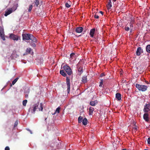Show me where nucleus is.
I'll use <instances>...</instances> for the list:
<instances>
[{
	"mask_svg": "<svg viewBox=\"0 0 150 150\" xmlns=\"http://www.w3.org/2000/svg\"><path fill=\"white\" fill-rule=\"evenodd\" d=\"M39 103L38 102L36 103L33 105L32 107L33 109L31 110V112L34 114L35 111L38 109V111H42L43 109V105L42 103H40L39 106Z\"/></svg>",
	"mask_w": 150,
	"mask_h": 150,
	"instance_id": "obj_1",
	"label": "nucleus"
},
{
	"mask_svg": "<svg viewBox=\"0 0 150 150\" xmlns=\"http://www.w3.org/2000/svg\"><path fill=\"white\" fill-rule=\"evenodd\" d=\"M136 87L139 91H146L147 88L146 86L144 85H141L139 84H136Z\"/></svg>",
	"mask_w": 150,
	"mask_h": 150,
	"instance_id": "obj_2",
	"label": "nucleus"
},
{
	"mask_svg": "<svg viewBox=\"0 0 150 150\" xmlns=\"http://www.w3.org/2000/svg\"><path fill=\"white\" fill-rule=\"evenodd\" d=\"M32 35L33 34L30 33L23 34L22 35L23 40H30Z\"/></svg>",
	"mask_w": 150,
	"mask_h": 150,
	"instance_id": "obj_3",
	"label": "nucleus"
},
{
	"mask_svg": "<svg viewBox=\"0 0 150 150\" xmlns=\"http://www.w3.org/2000/svg\"><path fill=\"white\" fill-rule=\"evenodd\" d=\"M134 21L132 20V22H130L129 24H127L125 28V29L126 31H128L131 28H132L133 27Z\"/></svg>",
	"mask_w": 150,
	"mask_h": 150,
	"instance_id": "obj_4",
	"label": "nucleus"
},
{
	"mask_svg": "<svg viewBox=\"0 0 150 150\" xmlns=\"http://www.w3.org/2000/svg\"><path fill=\"white\" fill-rule=\"evenodd\" d=\"M9 37L10 38L14 40L18 41L19 40H20V36L13 33L10 34Z\"/></svg>",
	"mask_w": 150,
	"mask_h": 150,
	"instance_id": "obj_5",
	"label": "nucleus"
},
{
	"mask_svg": "<svg viewBox=\"0 0 150 150\" xmlns=\"http://www.w3.org/2000/svg\"><path fill=\"white\" fill-rule=\"evenodd\" d=\"M150 103H146L144 106L143 111L144 113H148L150 111Z\"/></svg>",
	"mask_w": 150,
	"mask_h": 150,
	"instance_id": "obj_6",
	"label": "nucleus"
},
{
	"mask_svg": "<svg viewBox=\"0 0 150 150\" xmlns=\"http://www.w3.org/2000/svg\"><path fill=\"white\" fill-rule=\"evenodd\" d=\"M63 68L69 75L72 74V71L69 66H63Z\"/></svg>",
	"mask_w": 150,
	"mask_h": 150,
	"instance_id": "obj_7",
	"label": "nucleus"
},
{
	"mask_svg": "<svg viewBox=\"0 0 150 150\" xmlns=\"http://www.w3.org/2000/svg\"><path fill=\"white\" fill-rule=\"evenodd\" d=\"M0 36L3 40H5L4 29L2 27L0 26Z\"/></svg>",
	"mask_w": 150,
	"mask_h": 150,
	"instance_id": "obj_8",
	"label": "nucleus"
},
{
	"mask_svg": "<svg viewBox=\"0 0 150 150\" xmlns=\"http://www.w3.org/2000/svg\"><path fill=\"white\" fill-rule=\"evenodd\" d=\"M70 80L68 77H66V83L67 86V91L68 93H69L70 89Z\"/></svg>",
	"mask_w": 150,
	"mask_h": 150,
	"instance_id": "obj_9",
	"label": "nucleus"
},
{
	"mask_svg": "<svg viewBox=\"0 0 150 150\" xmlns=\"http://www.w3.org/2000/svg\"><path fill=\"white\" fill-rule=\"evenodd\" d=\"M76 58V56L75 55L74 53H71L70 54V57L69 58V60L70 61H74Z\"/></svg>",
	"mask_w": 150,
	"mask_h": 150,
	"instance_id": "obj_10",
	"label": "nucleus"
},
{
	"mask_svg": "<svg viewBox=\"0 0 150 150\" xmlns=\"http://www.w3.org/2000/svg\"><path fill=\"white\" fill-rule=\"evenodd\" d=\"M149 113H146L144 114L143 118L146 122H148L149 121Z\"/></svg>",
	"mask_w": 150,
	"mask_h": 150,
	"instance_id": "obj_11",
	"label": "nucleus"
},
{
	"mask_svg": "<svg viewBox=\"0 0 150 150\" xmlns=\"http://www.w3.org/2000/svg\"><path fill=\"white\" fill-rule=\"evenodd\" d=\"M143 52V51L142 48L140 47H138L136 52V55L138 56H139L140 55L141 53Z\"/></svg>",
	"mask_w": 150,
	"mask_h": 150,
	"instance_id": "obj_12",
	"label": "nucleus"
},
{
	"mask_svg": "<svg viewBox=\"0 0 150 150\" xmlns=\"http://www.w3.org/2000/svg\"><path fill=\"white\" fill-rule=\"evenodd\" d=\"M12 12V8H10L7 9L5 12L4 16H7L8 15L11 13Z\"/></svg>",
	"mask_w": 150,
	"mask_h": 150,
	"instance_id": "obj_13",
	"label": "nucleus"
},
{
	"mask_svg": "<svg viewBox=\"0 0 150 150\" xmlns=\"http://www.w3.org/2000/svg\"><path fill=\"white\" fill-rule=\"evenodd\" d=\"M96 30L95 28H93L91 30L90 32V37L91 38H93L94 37V34L95 33Z\"/></svg>",
	"mask_w": 150,
	"mask_h": 150,
	"instance_id": "obj_14",
	"label": "nucleus"
},
{
	"mask_svg": "<svg viewBox=\"0 0 150 150\" xmlns=\"http://www.w3.org/2000/svg\"><path fill=\"white\" fill-rule=\"evenodd\" d=\"M83 30V28L82 27H77L76 29V31L77 33H81Z\"/></svg>",
	"mask_w": 150,
	"mask_h": 150,
	"instance_id": "obj_15",
	"label": "nucleus"
},
{
	"mask_svg": "<svg viewBox=\"0 0 150 150\" xmlns=\"http://www.w3.org/2000/svg\"><path fill=\"white\" fill-rule=\"evenodd\" d=\"M116 98L118 101L120 100L121 98V95L120 93H118L115 94Z\"/></svg>",
	"mask_w": 150,
	"mask_h": 150,
	"instance_id": "obj_16",
	"label": "nucleus"
},
{
	"mask_svg": "<svg viewBox=\"0 0 150 150\" xmlns=\"http://www.w3.org/2000/svg\"><path fill=\"white\" fill-rule=\"evenodd\" d=\"M31 51L32 50L31 48L29 47L27 48L26 50V51L25 53L23 55H25L30 54Z\"/></svg>",
	"mask_w": 150,
	"mask_h": 150,
	"instance_id": "obj_17",
	"label": "nucleus"
},
{
	"mask_svg": "<svg viewBox=\"0 0 150 150\" xmlns=\"http://www.w3.org/2000/svg\"><path fill=\"white\" fill-rule=\"evenodd\" d=\"M132 68L134 70L137 71V72L141 71L140 66H133Z\"/></svg>",
	"mask_w": 150,
	"mask_h": 150,
	"instance_id": "obj_18",
	"label": "nucleus"
},
{
	"mask_svg": "<svg viewBox=\"0 0 150 150\" xmlns=\"http://www.w3.org/2000/svg\"><path fill=\"white\" fill-rule=\"evenodd\" d=\"M149 57V56H148V55H147L144 58V59H145V60H144V62H145V65H147V63H149V59L148 57ZM143 60H144V59Z\"/></svg>",
	"mask_w": 150,
	"mask_h": 150,
	"instance_id": "obj_19",
	"label": "nucleus"
},
{
	"mask_svg": "<svg viewBox=\"0 0 150 150\" xmlns=\"http://www.w3.org/2000/svg\"><path fill=\"white\" fill-rule=\"evenodd\" d=\"M94 110V108H93L92 107H90L89 108V115H92Z\"/></svg>",
	"mask_w": 150,
	"mask_h": 150,
	"instance_id": "obj_20",
	"label": "nucleus"
},
{
	"mask_svg": "<svg viewBox=\"0 0 150 150\" xmlns=\"http://www.w3.org/2000/svg\"><path fill=\"white\" fill-rule=\"evenodd\" d=\"M83 68L82 66H79L78 68V71L79 72V74L81 75L83 72Z\"/></svg>",
	"mask_w": 150,
	"mask_h": 150,
	"instance_id": "obj_21",
	"label": "nucleus"
},
{
	"mask_svg": "<svg viewBox=\"0 0 150 150\" xmlns=\"http://www.w3.org/2000/svg\"><path fill=\"white\" fill-rule=\"evenodd\" d=\"M30 40H31L32 41V42L35 43H37V40L33 35H32V36L31 37Z\"/></svg>",
	"mask_w": 150,
	"mask_h": 150,
	"instance_id": "obj_22",
	"label": "nucleus"
},
{
	"mask_svg": "<svg viewBox=\"0 0 150 150\" xmlns=\"http://www.w3.org/2000/svg\"><path fill=\"white\" fill-rule=\"evenodd\" d=\"M111 0H109V2L108 3V4L107 5V8L108 10L110 9L112 7V5H111Z\"/></svg>",
	"mask_w": 150,
	"mask_h": 150,
	"instance_id": "obj_23",
	"label": "nucleus"
},
{
	"mask_svg": "<svg viewBox=\"0 0 150 150\" xmlns=\"http://www.w3.org/2000/svg\"><path fill=\"white\" fill-rule=\"evenodd\" d=\"M98 102L97 100H95L93 101H91L90 103V105L92 106H95Z\"/></svg>",
	"mask_w": 150,
	"mask_h": 150,
	"instance_id": "obj_24",
	"label": "nucleus"
},
{
	"mask_svg": "<svg viewBox=\"0 0 150 150\" xmlns=\"http://www.w3.org/2000/svg\"><path fill=\"white\" fill-rule=\"evenodd\" d=\"M87 120L86 118H84L82 121L83 124L84 125H86L87 124Z\"/></svg>",
	"mask_w": 150,
	"mask_h": 150,
	"instance_id": "obj_25",
	"label": "nucleus"
},
{
	"mask_svg": "<svg viewBox=\"0 0 150 150\" xmlns=\"http://www.w3.org/2000/svg\"><path fill=\"white\" fill-rule=\"evenodd\" d=\"M146 50L148 53H150V45H147L146 47Z\"/></svg>",
	"mask_w": 150,
	"mask_h": 150,
	"instance_id": "obj_26",
	"label": "nucleus"
},
{
	"mask_svg": "<svg viewBox=\"0 0 150 150\" xmlns=\"http://www.w3.org/2000/svg\"><path fill=\"white\" fill-rule=\"evenodd\" d=\"M81 81L83 83H85L87 81V79L86 76H83L82 78Z\"/></svg>",
	"mask_w": 150,
	"mask_h": 150,
	"instance_id": "obj_27",
	"label": "nucleus"
},
{
	"mask_svg": "<svg viewBox=\"0 0 150 150\" xmlns=\"http://www.w3.org/2000/svg\"><path fill=\"white\" fill-rule=\"evenodd\" d=\"M19 78L17 77L15 79L12 81V84H11V86H12V85H14L16 83L18 79Z\"/></svg>",
	"mask_w": 150,
	"mask_h": 150,
	"instance_id": "obj_28",
	"label": "nucleus"
},
{
	"mask_svg": "<svg viewBox=\"0 0 150 150\" xmlns=\"http://www.w3.org/2000/svg\"><path fill=\"white\" fill-rule=\"evenodd\" d=\"M60 74L63 76H65L67 75L65 73L63 70H61L60 71Z\"/></svg>",
	"mask_w": 150,
	"mask_h": 150,
	"instance_id": "obj_29",
	"label": "nucleus"
},
{
	"mask_svg": "<svg viewBox=\"0 0 150 150\" xmlns=\"http://www.w3.org/2000/svg\"><path fill=\"white\" fill-rule=\"evenodd\" d=\"M61 108L60 107H58L56 109L55 112L54 113V114H55L57 113H59L60 111V109Z\"/></svg>",
	"mask_w": 150,
	"mask_h": 150,
	"instance_id": "obj_30",
	"label": "nucleus"
},
{
	"mask_svg": "<svg viewBox=\"0 0 150 150\" xmlns=\"http://www.w3.org/2000/svg\"><path fill=\"white\" fill-rule=\"evenodd\" d=\"M83 119V117L81 116H80L78 118V121L79 123H80L82 122V121Z\"/></svg>",
	"mask_w": 150,
	"mask_h": 150,
	"instance_id": "obj_31",
	"label": "nucleus"
},
{
	"mask_svg": "<svg viewBox=\"0 0 150 150\" xmlns=\"http://www.w3.org/2000/svg\"><path fill=\"white\" fill-rule=\"evenodd\" d=\"M34 3L35 4V5L37 7L38 6V5L39 4L40 1L38 0H35L34 1Z\"/></svg>",
	"mask_w": 150,
	"mask_h": 150,
	"instance_id": "obj_32",
	"label": "nucleus"
},
{
	"mask_svg": "<svg viewBox=\"0 0 150 150\" xmlns=\"http://www.w3.org/2000/svg\"><path fill=\"white\" fill-rule=\"evenodd\" d=\"M30 45L34 48L36 47V45L35 43L33 42H31L30 43Z\"/></svg>",
	"mask_w": 150,
	"mask_h": 150,
	"instance_id": "obj_33",
	"label": "nucleus"
},
{
	"mask_svg": "<svg viewBox=\"0 0 150 150\" xmlns=\"http://www.w3.org/2000/svg\"><path fill=\"white\" fill-rule=\"evenodd\" d=\"M29 89H28V92H25V97L26 98H28V94L29 93Z\"/></svg>",
	"mask_w": 150,
	"mask_h": 150,
	"instance_id": "obj_34",
	"label": "nucleus"
},
{
	"mask_svg": "<svg viewBox=\"0 0 150 150\" xmlns=\"http://www.w3.org/2000/svg\"><path fill=\"white\" fill-rule=\"evenodd\" d=\"M134 126H135V127H134L133 128L132 130L133 131H134L135 132H136V131L137 130V127L136 125L135 124L134 125Z\"/></svg>",
	"mask_w": 150,
	"mask_h": 150,
	"instance_id": "obj_35",
	"label": "nucleus"
},
{
	"mask_svg": "<svg viewBox=\"0 0 150 150\" xmlns=\"http://www.w3.org/2000/svg\"><path fill=\"white\" fill-rule=\"evenodd\" d=\"M27 102V100H25L23 101V105L24 106H25L26 103Z\"/></svg>",
	"mask_w": 150,
	"mask_h": 150,
	"instance_id": "obj_36",
	"label": "nucleus"
},
{
	"mask_svg": "<svg viewBox=\"0 0 150 150\" xmlns=\"http://www.w3.org/2000/svg\"><path fill=\"white\" fill-rule=\"evenodd\" d=\"M103 79H101L100 80V85H99V86L100 87H102L103 84Z\"/></svg>",
	"mask_w": 150,
	"mask_h": 150,
	"instance_id": "obj_37",
	"label": "nucleus"
},
{
	"mask_svg": "<svg viewBox=\"0 0 150 150\" xmlns=\"http://www.w3.org/2000/svg\"><path fill=\"white\" fill-rule=\"evenodd\" d=\"M33 8V5H30L29 6V8L28 11L30 12L31 10Z\"/></svg>",
	"mask_w": 150,
	"mask_h": 150,
	"instance_id": "obj_38",
	"label": "nucleus"
},
{
	"mask_svg": "<svg viewBox=\"0 0 150 150\" xmlns=\"http://www.w3.org/2000/svg\"><path fill=\"white\" fill-rule=\"evenodd\" d=\"M94 17L96 19H98L99 18V16H98L97 13H96L94 15Z\"/></svg>",
	"mask_w": 150,
	"mask_h": 150,
	"instance_id": "obj_39",
	"label": "nucleus"
},
{
	"mask_svg": "<svg viewBox=\"0 0 150 150\" xmlns=\"http://www.w3.org/2000/svg\"><path fill=\"white\" fill-rule=\"evenodd\" d=\"M17 55L16 53H13L11 54V56H12V57H17Z\"/></svg>",
	"mask_w": 150,
	"mask_h": 150,
	"instance_id": "obj_40",
	"label": "nucleus"
},
{
	"mask_svg": "<svg viewBox=\"0 0 150 150\" xmlns=\"http://www.w3.org/2000/svg\"><path fill=\"white\" fill-rule=\"evenodd\" d=\"M18 124V121L17 120L16 121L15 123H14V127H16L17 126V125Z\"/></svg>",
	"mask_w": 150,
	"mask_h": 150,
	"instance_id": "obj_41",
	"label": "nucleus"
},
{
	"mask_svg": "<svg viewBox=\"0 0 150 150\" xmlns=\"http://www.w3.org/2000/svg\"><path fill=\"white\" fill-rule=\"evenodd\" d=\"M65 6L67 8H69L70 7V5L68 3H66L65 4Z\"/></svg>",
	"mask_w": 150,
	"mask_h": 150,
	"instance_id": "obj_42",
	"label": "nucleus"
},
{
	"mask_svg": "<svg viewBox=\"0 0 150 150\" xmlns=\"http://www.w3.org/2000/svg\"><path fill=\"white\" fill-rule=\"evenodd\" d=\"M147 142L148 144H150V137L148 138L147 139Z\"/></svg>",
	"mask_w": 150,
	"mask_h": 150,
	"instance_id": "obj_43",
	"label": "nucleus"
},
{
	"mask_svg": "<svg viewBox=\"0 0 150 150\" xmlns=\"http://www.w3.org/2000/svg\"><path fill=\"white\" fill-rule=\"evenodd\" d=\"M5 150H10V148L8 146H6L5 148Z\"/></svg>",
	"mask_w": 150,
	"mask_h": 150,
	"instance_id": "obj_44",
	"label": "nucleus"
},
{
	"mask_svg": "<svg viewBox=\"0 0 150 150\" xmlns=\"http://www.w3.org/2000/svg\"><path fill=\"white\" fill-rule=\"evenodd\" d=\"M104 75H105V74H104L103 73H102L100 75V77H102L103 76H104Z\"/></svg>",
	"mask_w": 150,
	"mask_h": 150,
	"instance_id": "obj_45",
	"label": "nucleus"
},
{
	"mask_svg": "<svg viewBox=\"0 0 150 150\" xmlns=\"http://www.w3.org/2000/svg\"><path fill=\"white\" fill-rule=\"evenodd\" d=\"M27 130L28 131H29L30 133L31 134H32V131L29 129H27Z\"/></svg>",
	"mask_w": 150,
	"mask_h": 150,
	"instance_id": "obj_46",
	"label": "nucleus"
},
{
	"mask_svg": "<svg viewBox=\"0 0 150 150\" xmlns=\"http://www.w3.org/2000/svg\"><path fill=\"white\" fill-rule=\"evenodd\" d=\"M99 13H100L102 15H103V12L102 11H100L99 12Z\"/></svg>",
	"mask_w": 150,
	"mask_h": 150,
	"instance_id": "obj_47",
	"label": "nucleus"
},
{
	"mask_svg": "<svg viewBox=\"0 0 150 150\" xmlns=\"http://www.w3.org/2000/svg\"><path fill=\"white\" fill-rule=\"evenodd\" d=\"M130 30V32L132 33V28H131Z\"/></svg>",
	"mask_w": 150,
	"mask_h": 150,
	"instance_id": "obj_48",
	"label": "nucleus"
},
{
	"mask_svg": "<svg viewBox=\"0 0 150 150\" xmlns=\"http://www.w3.org/2000/svg\"><path fill=\"white\" fill-rule=\"evenodd\" d=\"M112 1L114 2H115L116 1V0H112Z\"/></svg>",
	"mask_w": 150,
	"mask_h": 150,
	"instance_id": "obj_49",
	"label": "nucleus"
},
{
	"mask_svg": "<svg viewBox=\"0 0 150 150\" xmlns=\"http://www.w3.org/2000/svg\"><path fill=\"white\" fill-rule=\"evenodd\" d=\"M120 74H122V71H120Z\"/></svg>",
	"mask_w": 150,
	"mask_h": 150,
	"instance_id": "obj_50",
	"label": "nucleus"
},
{
	"mask_svg": "<svg viewBox=\"0 0 150 150\" xmlns=\"http://www.w3.org/2000/svg\"><path fill=\"white\" fill-rule=\"evenodd\" d=\"M46 119H47V118H46L45 119V120H46Z\"/></svg>",
	"mask_w": 150,
	"mask_h": 150,
	"instance_id": "obj_51",
	"label": "nucleus"
},
{
	"mask_svg": "<svg viewBox=\"0 0 150 150\" xmlns=\"http://www.w3.org/2000/svg\"><path fill=\"white\" fill-rule=\"evenodd\" d=\"M144 150H147V149H144Z\"/></svg>",
	"mask_w": 150,
	"mask_h": 150,
	"instance_id": "obj_52",
	"label": "nucleus"
},
{
	"mask_svg": "<svg viewBox=\"0 0 150 150\" xmlns=\"http://www.w3.org/2000/svg\"><path fill=\"white\" fill-rule=\"evenodd\" d=\"M16 8H17L16 9H15V10H16Z\"/></svg>",
	"mask_w": 150,
	"mask_h": 150,
	"instance_id": "obj_53",
	"label": "nucleus"
},
{
	"mask_svg": "<svg viewBox=\"0 0 150 150\" xmlns=\"http://www.w3.org/2000/svg\"><path fill=\"white\" fill-rule=\"evenodd\" d=\"M147 84H148V82H147Z\"/></svg>",
	"mask_w": 150,
	"mask_h": 150,
	"instance_id": "obj_54",
	"label": "nucleus"
},
{
	"mask_svg": "<svg viewBox=\"0 0 150 150\" xmlns=\"http://www.w3.org/2000/svg\"><path fill=\"white\" fill-rule=\"evenodd\" d=\"M147 84H148V82H147Z\"/></svg>",
	"mask_w": 150,
	"mask_h": 150,
	"instance_id": "obj_55",
	"label": "nucleus"
}]
</instances>
